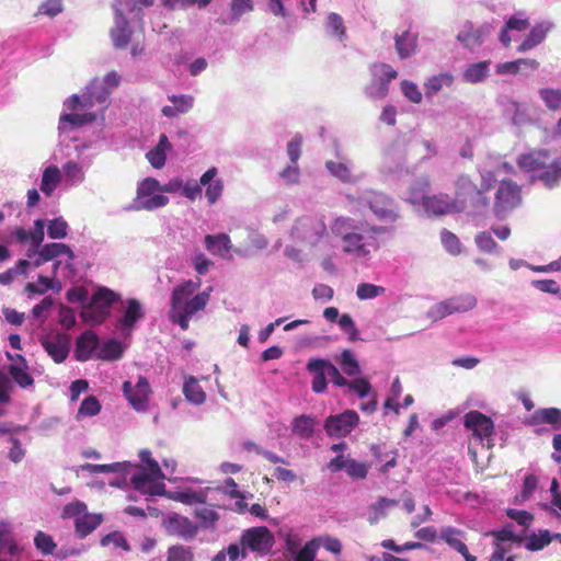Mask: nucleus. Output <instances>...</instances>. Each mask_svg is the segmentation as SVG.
<instances>
[{"instance_id": "nucleus-40", "label": "nucleus", "mask_w": 561, "mask_h": 561, "mask_svg": "<svg viewBox=\"0 0 561 561\" xmlns=\"http://www.w3.org/2000/svg\"><path fill=\"white\" fill-rule=\"evenodd\" d=\"M44 260H54L60 255H67L70 261L75 259L71 248L65 243H47L42 249Z\"/></svg>"}, {"instance_id": "nucleus-18", "label": "nucleus", "mask_w": 561, "mask_h": 561, "mask_svg": "<svg viewBox=\"0 0 561 561\" xmlns=\"http://www.w3.org/2000/svg\"><path fill=\"white\" fill-rule=\"evenodd\" d=\"M490 32V26L484 24L480 27H474L472 22L467 21L457 35V41L460 42L462 47L473 49L483 43V36Z\"/></svg>"}, {"instance_id": "nucleus-51", "label": "nucleus", "mask_w": 561, "mask_h": 561, "mask_svg": "<svg viewBox=\"0 0 561 561\" xmlns=\"http://www.w3.org/2000/svg\"><path fill=\"white\" fill-rule=\"evenodd\" d=\"M440 241L446 251L451 255H458L461 252V243L451 231L444 229L440 233Z\"/></svg>"}, {"instance_id": "nucleus-43", "label": "nucleus", "mask_w": 561, "mask_h": 561, "mask_svg": "<svg viewBox=\"0 0 561 561\" xmlns=\"http://www.w3.org/2000/svg\"><path fill=\"white\" fill-rule=\"evenodd\" d=\"M167 561H194V551L190 546L172 545L167 551Z\"/></svg>"}, {"instance_id": "nucleus-7", "label": "nucleus", "mask_w": 561, "mask_h": 561, "mask_svg": "<svg viewBox=\"0 0 561 561\" xmlns=\"http://www.w3.org/2000/svg\"><path fill=\"white\" fill-rule=\"evenodd\" d=\"M240 543L247 551L250 550L251 552L265 556L272 550L275 538L267 527L256 526L242 531Z\"/></svg>"}, {"instance_id": "nucleus-53", "label": "nucleus", "mask_w": 561, "mask_h": 561, "mask_svg": "<svg viewBox=\"0 0 561 561\" xmlns=\"http://www.w3.org/2000/svg\"><path fill=\"white\" fill-rule=\"evenodd\" d=\"M34 545L43 554H51L56 548L53 537L44 531H37L34 538Z\"/></svg>"}, {"instance_id": "nucleus-55", "label": "nucleus", "mask_w": 561, "mask_h": 561, "mask_svg": "<svg viewBox=\"0 0 561 561\" xmlns=\"http://www.w3.org/2000/svg\"><path fill=\"white\" fill-rule=\"evenodd\" d=\"M68 224L61 218H55L49 221L47 227V233L50 239H62L67 236Z\"/></svg>"}, {"instance_id": "nucleus-59", "label": "nucleus", "mask_w": 561, "mask_h": 561, "mask_svg": "<svg viewBox=\"0 0 561 561\" xmlns=\"http://www.w3.org/2000/svg\"><path fill=\"white\" fill-rule=\"evenodd\" d=\"M476 244L477 247L486 253H493L497 250L499 245L492 238V236L486 232L482 231L476 236Z\"/></svg>"}, {"instance_id": "nucleus-30", "label": "nucleus", "mask_w": 561, "mask_h": 561, "mask_svg": "<svg viewBox=\"0 0 561 561\" xmlns=\"http://www.w3.org/2000/svg\"><path fill=\"white\" fill-rule=\"evenodd\" d=\"M374 76H379V98H385L388 93V83L396 79L398 72L388 64L378 62L373 66Z\"/></svg>"}, {"instance_id": "nucleus-49", "label": "nucleus", "mask_w": 561, "mask_h": 561, "mask_svg": "<svg viewBox=\"0 0 561 561\" xmlns=\"http://www.w3.org/2000/svg\"><path fill=\"white\" fill-rule=\"evenodd\" d=\"M358 228L359 227L354 226V220L350 217H339L331 226L332 232L335 236L341 237L342 241L346 234H350Z\"/></svg>"}, {"instance_id": "nucleus-29", "label": "nucleus", "mask_w": 561, "mask_h": 561, "mask_svg": "<svg viewBox=\"0 0 561 561\" xmlns=\"http://www.w3.org/2000/svg\"><path fill=\"white\" fill-rule=\"evenodd\" d=\"M316 419L311 415L301 414L291 422V432L301 439H309L313 436Z\"/></svg>"}, {"instance_id": "nucleus-2", "label": "nucleus", "mask_w": 561, "mask_h": 561, "mask_svg": "<svg viewBox=\"0 0 561 561\" xmlns=\"http://www.w3.org/2000/svg\"><path fill=\"white\" fill-rule=\"evenodd\" d=\"M489 185L478 187L467 175H460L456 182V193L453 199L456 211H467L472 215L482 214L490 204L486 195Z\"/></svg>"}, {"instance_id": "nucleus-41", "label": "nucleus", "mask_w": 561, "mask_h": 561, "mask_svg": "<svg viewBox=\"0 0 561 561\" xmlns=\"http://www.w3.org/2000/svg\"><path fill=\"white\" fill-rule=\"evenodd\" d=\"M130 33L128 22L124 18H122V25H119V22L117 21L116 27L111 32V38L115 48H125L130 41Z\"/></svg>"}, {"instance_id": "nucleus-25", "label": "nucleus", "mask_w": 561, "mask_h": 561, "mask_svg": "<svg viewBox=\"0 0 561 561\" xmlns=\"http://www.w3.org/2000/svg\"><path fill=\"white\" fill-rule=\"evenodd\" d=\"M99 345V337L92 331L83 332L77 340L75 355L80 362L91 358L93 352Z\"/></svg>"}, {"instance_id": "nucleus-27", "label": "nucleus", "mask_w": 561, "mask_h": 561, "mask_svg": "<svg viewBox=\"0 0 561 561\" xmlns=\"http://www.w3.org/2000/svg\"><path fill=\"white\" fill-rule=\"evenodd\" d=\"M95 88H96V82L95 81H91L89 83V85L85 88V91L82 93L81 96H79L77 94H72L65 102V105L70 111H76L79 107H83V108H91V107H93L95 104H98L96 101H95V95H94L95 94Z\"/></svg>"}, {"instance_id": "nucleus-12", "label": "nucleus", "mask_w": 561, "mask_h": 561, "mask_svg": "<svg viewBox=\"0 0 561 561\" xmlns=\"http://www.w3.org/2000/svg\"><path fill=\"white\" fill-rule=\"evenodd\" d=\"M359 416L354 410H346L336 415H330L324 422V431L330 437H345L358 424Z\"/></svg>"}, {"instance_id": "nucleus-4", "label": "nucleus", "mask_w": 561, "mask_h": 561, "mask_svg": "<svg viewBox=\"0 0 561 561\" xmlns=\"http://www.w3.org/2000/svg\"><path fill=\"white\" fill-rule=\"evenodd\" d=\"M119 300V295L110 288L101 287L83 307L80 316L83 321L93 325L101 324L108 317L111 307Z\"/></svg>"}, {"instance_id": "nucleus-9", "label": "nucleus", "mask_w": 561, "mask_h": 561, "mask_svg": "<svg viewBox=\"0 0 561 561\" xmlns=\"http://www.w3.org/2000/svg\"><path fill=\"white\" fill-rule=\"evenodd\" d=\"M325 232L327 226L322 218L305 216L296 221L291 234L297 240L314 245L322 239Z\"/></svg>"}, {"instance_id": "nucleus-33", "label": "nucleus", "mask_w": 561, "mask_h": 561, "mask_svg": "<svg viewBox=\"0 0 561 561\" xmlns=\"http://www.w3.org/2000/svg\"><path fill=\"white\" fill-rule=\"evenodd\" d=\"M61 181V172L57 165L50 164L43 171L41 191L50 196Z\"/></svg>"}, {"instance_id": "nucleus-20", "label": "nucleus", "mask_w": 561, "mask_h": 561, "mask_svg": "<svg viewBox=\"0 0 561 561\" xmlns=\"http://www.w3.org/2000/svg\"><path fill=\"white\" fill-rule=\"evenodd\" d=\"M550 161V154L545 149L522 153L517 159V165L525 171H540L546 169Z\"/></svg>"}, {"instance_id": "nucleus-21", "label": "nucleus", "mask_w": 561, "mask_h": 561, "mask_svg": "<svg viewBox=\"0 0 561 561\" xmlns=\"http://www.w3.org/2000/svg\"><path fill=\"white\" fill-rule=\"evenodd\" d=\"M44 227H45L44 220L37 219L34 221V230L33 231H27L26 229H24L22 227H18L12 231V236L20 243L31 242L32 252H35L44 240V236H45Z\"/></svg>"}, {"instance_id": "nucleus-45", "label": "nucleus", "mask_w": 561, "mask_h": 561, "mask_svg": "<svg viewBox=\"0 0 561 561\" xmlns=\"http://www.w3.org/2000/svg\"><path fill=\"white\" fill-rule=\"evenodd\" d=\"M128 467H131L127 463L114 462L108 465H94V463H83L80 468L82 471H88L91 473H108V472H122L125 471Z\"/></svg>"}, {"instance_id": "nucleus-16", "label": "nucleus", "mask_w": 561, "mask_h": 561, "mask_svg": "<svg viewBox=\"0 0 561 561\" xmlns=\"http://www.w3.org/2000/svg\"><path fill=\"white\" fill-rule=\"evenodd\" d=\"M161 478L163 473L158 462L151 461L149 467L131 476L130 483L142 494H154L153 483Z\"/></svg>"}, {"instance_id": "nucleus-58", "label": "nucleus", "mask_w": 561, "mask_h": 561, "mask_svg": "<svg viewBox=\"0 0 561 561\" xmlns=\"http://www.w3.org/2000/svg\"><path fill=\"white\" fill-rule=\"evenodd\" d=\"M170 499L181 502L186 505H192L194 503L203 502L202 496L196 491L191 489L184 491L172 492L169 495Z\"/></svg>"}, {"instance_id": "nucleus-26", "label": "nucleus", "mask_w": 561, "mask_h": 561, "mask_svg": "<svg viewBox=\"0 0 561 561\" xmlns=\"http://www.w3.org/2000/svg\"><path fill=\"white\" fill-rule=\"evenodd\" d=\"M93 81L96 82L95 101L98 104H104L112 91L119 85L121 77L116 71H111L105 75L102 82L96 79Z\"/></svg>"}, {"instance_id": "nucleus-22", "label": "nucleus", "mask_w": 561, "mask_h": 561, "mask_svg": "<svg viewBox=\"0 0 561 561\" xmlns=\"http://www.w3.org/2000/svg\"><path fill=\"white\" fill-rule=\"evenodd\" d=\"M217 173V168L211 167L199 180L201 184L206 186L205 196L209 204H215L220 198L224 191V181L221 179L215 180Z\"/></svg>"}, {"instance_id": "nucleus-10", "label": "nucleus", "mask_w": 561, "mask_h": 561, "mask_svg": "<svg viewBox=\"0 0 561 561\" xmlns=\"http://www.w3.org/2000/svg\"><path fill=\"white\" fill-rule=\"evenodd\" d=\"M417 185L420 186V194H415L413 197H411L412 204L422 202L425 210L433 215H445L451 210H455L453 201L449 199L448 195H425V192L430 185L427 179H421V181L417 182Z\"/></svg>"}, {"instance_id": "nucleus-44", "label": "nucleus", "mask_w": 561, "mask_h": 561, "mask_svg": "<svg viewBox=\"0 0 561 561\" xmlns=\"http://www.w3.org/2000/svg\"><path fill=\"white\" fill-rule=\"evenodd\" d=\"M96 119V115L92 112H87L83 114L78 113H65L60 116L59 123L65 124L68 123L73 127H81L85 124L93 123Z\"/></svg>"}, {"instance_id": "nucleus-1", "label": "nucleus", "mask_w": 561, "mask_h": 561, "mask_svg": "<svg viewBox=\"0 0 561 561\" xmlns=\"http://www.w3.org/2000/svg\"><path fill=\"white\" fill-rule=\"evenodd\" d=\"M199 286V279L197 282L188 279L172 290L169 319L179 324L183 331L188 329L192 316L204 310L210 299L211 287L192 297Z\"/></svg>"}, {"instance_id": "nucleus-50", "label": "nucleus", "mask_w": 561, "mask_h": 561, "mask_svg": "<svg viewBox=\"0 0 561 561\" xmlns=\"http://www.w3.org/2000/svg\"><path fill=\"white\" fill-rule=\"evenodd\" d=\"M540 98L549 110L556 111L561 108V90L560 89H541Z\"/></svg>"}, {"instance_id": "nucleus-17", "label": "nucleus", "mask_w": 561, "mask_h": 561, "mask_svg": "<svg viewBox=\"0 0 561 561\" xmlns=\"http://www.w3.org/2000/svg\"><path fill=\"white\" fill-rule=\"evenodd\" d=\"M167 533L185 540L193 539L198 531V527L187 517L174 514L163 520Z\"/></svg>"}, {"instance_id": "nucleus-31", "label": "nucleus", "mask_w": 561, "mask_h": 561, "mask_svg": "<svg viewBox=\"0 0 561 561\" xmlns=\"http://www.w3.org/2000/svg\"><path fill=\"white\" fill-rule=\"evenodd\" d=\"M374 457L379 461L383 462L380 468V472L387 473L389 469L397 466L398 451L396 449H387L385 444L374 445L371 448Z\"/></svg>"}, {"instance_id": "nucleus-54", "label": "nucleus", "mask_w": 561, "mask_h": 561, "mask_svg": "<svg viewBox=\"0 0 561 561\" xmlns=\"http://www.w3.org/2000/svg\"><path fill=\"white\" fill-rule=\"evenodd\" d=\"M340 363L343 371L348 376H355L360 371L359 365L350 350L342 352Z\"/></svg>"}, {"instance_id": "nucleus-15", "label": "nucleus", "mask_w": 561, "mask_h": 561, "mask_svg": "<svg viewBox=\"0 0 561 561\" xmlns=\"http://www.w3.org/2000/svg\"><path fill=\"white\" fill-rule=\"evenodd\" d=\"M41 344L45 352L53 358L57 364L66 360L69 354L70 337L64 333H56L44 336L41 340Z\"/></svg>"}, {"instance_id": "nucleus-36", "label": "nucleus", "mask_w": 561, "mask_h": 561, "mask_svg": "<svg viewBox=\"0 0 561 561\" xmlns=\"http://www.w3.org/2000/svg\"><path fill=\"white\" fill-rule=\"evenodd\" d=\"M416 48V36L409 31L396 36V49L400 58L405 59L414 54Z\"/></svg>"}, {"instance_id": "nucleus-3", "label": "nucleus", "mask_w": 561, "mask_h": 561, "mask_svg": "<svg viewBox=\"0 0 561 561\" xmlns=\"http://www.w3.org/2000/svg\"><path fill=\"white\" fill-rule=\"evenodd\" d=\"M385 232L383 227L358 228L344 237L343 251L356 257H366L379 248L377 234Z\"/></svg>"}, {"instance_id": "nucleus-48", "label": "nucleus", "mask_w": 561, "mask_h": 561, "mask_svg": "<svg viewBox=\"0 0 561 561\" xmlns=\"http://www.w3.org/2000/svg\"><path fill=\"white\" fill-rule=\"evenodd\" d=\"M123 356L122 343L116 340L105 342L99 353V357L105 360H115Z\"/></svg>"}, {"instance_id": "nucleus-37", "label": "nucleus", "mask_w": 561, "mask_h": 561, "mask_svg": "<svg viewBox=\"0 0 561 561\" xmlns=\"http://www.w3.org/2000/svg\"><path fill=\"white\" fill-rule=\"evenodd\" d=\"M539 179L547 187L556 186L561 180V159L549 161L546 169L540 173Z\"/></svg>"}, {"instance_id": "nucleus-8", "label": "nucleus", "mask_w": 561, "mask_h": 561, "mask_svg": "<svg viewBox=\"0 0 561 561\" xmlns=\"http://www.w3.org/2000/svg\"><path fill=\"white\" fill-rule=\"evenodd\" d=\"M359 203L367 205L379 220L394 222L398 219L393 199L381 192H365Z\"/></svg>"}, {"instance_id": "nucleus-47", "label": "nucleus", "mask_w": 561, "mask_h": 561, "mask_svg": "<svg viewBox=\"0 0 561 561\" xmlns=\"http://www.w3.org/2000/svg\"><path fill=\"white\" fill-rule=\"evenodd\" d=\"M453 83V76L449 73H439L437 76H433L425 83V94L427 96H432L436 94L444 84L450 85Z\"/></svg>"}, {"instance_id": "nucleus-19", "label": "nucleus", "mask_w": 561, "mask_h": 561, "mask_svg": "<svg viewBox=\"0 0 561 561\" xmlns=\"http://www.w3.org/2000/svg\"><path fill=\"white\" fill-rule=\"evenodd\" d=\"M306 369L312 375V391L316 393H323L328 387V359L310 358L309 362L307 363Z\"/></svg>"}, {"instance_id": "nucleus-64", "label": "nucleus", "mask_w": 561, "mask_h": 561, "mask_svg": "<svg viewBox=\"0 0 561 561\" xmlns=\"http://www.w3.org/2000/svg\"><path fill=\"white\" fill-rule=\"evenodd\" d=\"M401 90L404 96L411 102L417 104L422 101V93L414 82L403 80L401 82Z\"/></svg>"}, {"instance_id": "nucleus-52", "label": "nucleus", "mask_w": 561, "mask_h": 561, "mask_svg": "<svg viewBox=\"0 0 561 561\" xmlns=\"http://www.w3.org/2000/svg\"><path fill=\"white\" fill-rule=\"evenodd\" d=\"M369 466L365 462L357 461L356 459L348 458L346 466V473L354 480H363L367 477Z\"/></svg>"}, {"instance_id": "nucleus-63", "label": "nucleus", "mask_w": 561, "mask_h": 561, "mask_svg": "<svg viewBox=\"0 0 561 561\" xmlns=\"http://www.w3.org/2000/svg\"><path fill=\"white\" fill-rule=\"evenodd\" d=\"M328 27L340 38L343 39L346 35L343 19L337 13H330L328 16Z\"/></svg>"}, {"instance_id": "nucleus-38", "label": "nucleus", "mask_w": 561, "mask_h": 561, "mask_svg": "<svg viewBox=\"0 0 561 561\" xmlns=\"http://www.w3.org/2000/svg\"><path fill=\"white\" fill-rule=\"evenodd\" d=\"M24 367L18 365L9 366V374L12 379L21 387L27 388L34 383L33 377L27 373V366L23 356H18Z\"/></svg>"}, {"instance_id": "nucleus-61", "label": "nucleus", "mask_w": 561, "mask_h": 561, "mask_svg": "<svg viewBox=\"0 0 561 561\" xmlns=\"http://www.w3.org/2000/svg\"><path fill=\"white\" fill-rule=\"evenodd\" d=\"M318 550V540L311 539L298 551L295 561H314Z\"/></svg>"}, {"instance_id": "nucleus-5", "label": "nucleus", "mask_w": 561, "mask_h": 561, "mask_svg": "<svg viewBox=\"0 0 561 561\" xmlns=\"http://www.w3.org/2000/svg\"><path fill=\"white\" fill-rule=\"evenodd\" d=\"M160 182L154 178L144 179L137 186L134 208L136 210H153L165 206L169 197L160 192Z\"/></svg>"}, {"instance_id": "nucleus-6", "label": "nucleus", "mask_w": 561, "mask_h": 561, "mask_svg": "<svg viewBox=\"0 0 561 561\" xmlns=\"http://www.w3.org/2000/svg\"><path fill=\"white\" fill-rule=\"evenodd\" d=\"M522 203V190L512 180L500 182L495 193L493 210L497 218H503L507 213L518 207Z\"/></svg>"}, {"instance_id": "nucleus-23", "label": "nucleus", "mask_w": 561, "mask_h": 561, "mask_svg": "<svg viewBox=\"0 0 561 561\" xmlns=\"http://www.w3.org/2000/svg\"><path fill=\"white\" fill-rule=\"evenodd\" d=\"M124 316L118 319L117 325L122 331H131L137 321L144 318L141 304L135 298H130L126 302Z\"/></svg>"}, {"instance_id": "nucleus-11", "label": "nucleus", "mask_w": 561, "mask_h": 561, "mask_svg": "<svg viewBox=\"0 0 561 561\" xmlns=\"http://www.w3.org/2000/svg\"><path fill=\"white\" fill-rule=\"evenodd\" d=\"M463 425L472 432V435L483 444L486 440V446L491 448L492 436L494 434V423L491 417L484 415L480 411H470L463 416Z\"/></svg>"}, {"instance_id": "nucleus-35", "label": "nucleus", "mask_w": 561, "mask_h": 561, "mask_svg": "<svg viewBox=\"0 0 561 561\" xmlns=\"http://www.w3.org/2000/svg\"><path fill=\"white\" fill-rule=\"evenodd\" d=\"M183 393L186 400L194 404H202L206 399V393L198 383L197 379L193 376L185 378Z\"/></svg>"}, {"instance_id": "nucleus-42", "label": "nucleus", "mask_w": 561, "mask_h": 561, "mask_svg": "<svg viewBox=\"0 0 561 561\" xmlns=\"http://www.w3.org/2000/svg\"><path fill=\"white\" fill-rule=\"evenodd\" d=\"M489 65L488 60L470 65L463 73L465 81L477 83L485 79L489 73Z\"/></svg>"}, {"instance_id": "nucleus-62", "label": "nucleus", "mask_w": 561, "mask_h": 561, "mask_svg": "<svg viewBox=\"0 0 561 561\" xmlns=\"http://www.w3.org/2000/svg\"><path fill=\"white\" fill-rule=\"evenodd\" d=\"M232 21H238L242 14L253 10L252 0H232L230 4Z\"/></svg>"}, {"instance_id": "nucleus-14", "label": "nucleus", "mask_w": 561, "mask_h": 561, "mask_svg": "<svg viewBox=\"0 0 561 561\" xmlns=\"http://www.w3.org/2000/svg\"><path fill=\"white\" fill-rule=\"evenodd\" d=\"M123 392L135 410L142 411L147 407L151 389L147 378L139 376L134 387L130 381H125Z\"/></svg>"}, {"instance_id": "nucleus-28", "label": "nucleus", "mask_w": 561, "mask_h": 561, "mask_svg": "<svg viewBox=\"0 0 561 561\" xmlns=\"http://www.w3.org/2000/svg\"><path fill=\"white\" fill-rule=\"evenodd\" d=\"M551 27V23H539L535 25L530 30L529 34L524 38L522 44L517 47V50L519 53H525L539 45L541 42H543Z\"/></svg>"}, {"instance_id": "nucleus-39", "label": "nucleus", "mask_w": 561, "mask_h": 561, "mask_svg": "<svg viewBox=\"0 0 561 561\" xmlns=\"http://www.w3.org/2000/svg\"><path fill=\"white\" fill-rule=\"evenodd\" d=\"M522 65L529 67L531 69H537L539 67V62L536 59L519 58L514 61H506L503 64H499L496 66V72L500 75H504V73L517 75L520 70Z\"/></svg>"}, {"instance_id": "nucleus-34", "label": "nucleus", "mask_w": 561, "mask_h": 561, "mask_svg": "<svg viewBox=\"0 0 561 561\" xmlns=\"http://www.w3.org/2000/svg\"><path fill=\"white\" fill-rule=\"evenodd\" d=\"M101 523V515L83 514L75 522L76 533L80 538H84L90 535Z\"/></svg>"}, {"instance_id": "nucleus-32", "label": "nucleus", "mask_w": 561, "mask_h": 561, "mask_svg": "<svg viewBox=\"0 0 561 561\" xmlns=\"http://www.w3.org/2000/svg\"><path fill=\"white\" fill-rule=\"evenodd\" d=\"M533 424H549L553 428L561 427V410L558 408L538 409L531 416Z\"/></svg>"}, {"instance_id": "nucleus-57", "label": "nucleus", "mask_w": 561, "mask_h": 561, "mask_svg": "<svg viewBox=\"0 0 561 561\" xmlns=\"http://www.w3.org/2000/svg\"><path fill=\"white\" fill-rule=\"evenodd\" d=\"M385 293V288L374 284L362 283L357 286L356 295L359 299H373Z\"/></svg>"}, {"instance_id": "nucleus-24", "label": "nucleus", "mask_w": 561, "mask_h": 561, "mask_svg": "<svg viewBox=\"0 0 561 561\" xmlns=\"http://www.w3.org/2000/svg\"><path fill=\"white\" fill-rule=\"evenodd\" d=\"M204 242L207 251H209L213 255H217L222 259L230 257L232 243L228 234H207L204 239Z\"/></svg>"}, {"instance_id": "nucleus-60", "label": "nucleus", "mask_w": 561, "mask_h": 561, "mask_svg": "<svg viewBox=\"0 0 561 561\" xmlns=\"http://www.w3.org/2000/svg\"><path fill=\"white\" fill-rule=\"evenodd\" d=\"M313 540H318V547L322 546L325 550L334 553V554H341L342 552V543L340 539L324 535L320 536L318 538H313Z\"/></svg>"}, {"instance_id": "nucleus-13", "label": "nucleus", "mask_w": 561, "mask_h": 561, "mask_svg": "<svg viewBox=\"0 0 561 561\" xmlns=\"http://www.w3.org/2000/svg\"><path fill=\"white\" fill-rule=\"evenodd\" d=\"M477 299L472 295H461L449 298L435 305L432 309L433 316L436 318H445L456 312H466L474 308Z\"/></svg>"}, {"instance_id": "nucleus-56", "label": "nucleus", "mask_w": 561, "mask_h": 561, "mask_svg": "<svg viewBox=\"0 0 561 561\" xmlns=\"http://www.w3.org/2000/svg\"><path fill=\"white\" fill-rule=\"evenodd\" d=\"M101 411V404L94 396H89L83 399L80 404L78 415L80 416H94Z\"/></svg>"}, {"instance_id": "nucleus-46", "label": "nucleus", "mask_w": 561, "mask_h": 561, "mask_svg": "<svg viewBox=\"0 0 561 561\" xmlns=\"http://www.w3.org/2000/svg\"><path fill=\"white\" fill-rule=\"evenodd\" d=\"M552 541V537L550 535V531L539 530L538 534H531L527 541H526V549L529 551H538L543 549L546 546H548Z\"/></svg>"}]
</instances>
